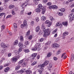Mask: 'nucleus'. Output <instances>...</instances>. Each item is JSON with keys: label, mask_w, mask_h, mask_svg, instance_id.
Returning <instances> with one entry per match:
<instances>
[{"label": "nucleus", "mask_w": 74, "mask_h": 74, "mask_svg": "<svg viewBox=\"0 0 74 74\" xmlns=\"http://www.w3.org/2000/svg\"><path fill=\"white\" fill-rule=\"evenodd\" d=\"M43 31L44 32L43 34V37H47V36H49L50 34V29H49L47 28L46 29L45 28L43 29Z\"/></svg>", "instance_id": "1"}, {"label": "nucleus", "mask_w": 74, "mask_h": 74, "mask_svg": "<svg viewBox=\"0 0 74 74\" xmlns=\"http://www.w3.org/2000/svg\"><path fill=\"white\" fill-rule=\"evenodd\" d=\"M18 65H20L22 64V65L23 67H26V61H25L24 59L18 62Z\"/></svg>", "instance_id": "2"}, {"label": "nucleus", "mask_w": 74, "mask_h": 74, "mask_svg": "<svg viewBox=\"0 0 74 74\" xmlns=\"http://www.w3.org/2000/svg\"><path fill=\"white\" fill-rule=\"evenodd\" d=\"M41 44L40 43H38L36 44L35 45V47L34 49H32V50L33 51H36L37 49L38 48H39L40 47H41Z\"/></svg>", "instance_id": "3"}, {"label": "nucleus", "mask_w": 74, "mask_h": 74, "mask_svg": "<svg viewBox=\"0 0 74 74\" xmlns=\"http://www.w3.org/2000/svg\"><path fill=\"white\" fill-rule=\"evenodd\" d=\"M45 24H48V26L49 27H50V26L52 25V23L50 22V21L48 20H47L46 21H45Z\"/></svg>", "instance_id": "4"}, {"label": "nucleus", "mask_w": 74, "mask_h": 74, "mask_svg": "<svg viewBox=\"0 0 74 74\" xmlns=\"http://www.w3.org/2000/svg\"><path fill=\"white\" fill-rule=\"evenodd\" d=\"M1 47L3 48H8V46H7L4 42H1Z\"/></svg>", "instance_id": "5"}, {"label": "nucleus", "mask_w": 74, "mask_h": 74, "mask_svg": "<svg viewBox=\"0 0 74 74\" xmlns=\"http://www.w3.org/2000/svg\"><path fill=\"white\" fill-rule=\"evenodd\" d=\"M26 71V69H22L19 70V71H17V73H20V74H22V73H23L25 71Z\"/></svg>", "instance_id": "6"}, {"label": "nucleus", "mask_w": 74, "mask_h": 74, "mask_svg": "<svg viewBox=\"0 0 74 74\" xmlns=\"http://www.w3.org/2000/svg\"><path fill=\"white\" fill-rule=\"evenodd\" d=\"M18 60L15 57H14L12 58L11 62L12 63H15Z\"/></svg>", "instance_id": "7"}, {"label": "nucleus", "mask_w": 74, "mask_h": 74, "mask_svg": "<svg viewBox=\"0 0 74 74\" xmlns=\"http://www.w3.org/2000/svg\"><path fill=\"white\" fill-rule=\"evenodd\" d=\"M37 53H33L31 55V56L32 58V59L34 60L35 58H36V56H37Z\"/></svg>", "instance_id": "8"}, {"label": "nucleus", "mask_w": 74, "mask_h": 74, "mask_svg": "<svg viewBox=\"0 0 74 74\" xmlns=\"http://www.w3.org/2000/svg\"><path fill=\"white\" fill-rule=\"evenodd\" d=\"M52 46H53L54 48H59V45L57 43H54L52 45Z\"/></svg>", "instance_id": "9"}, {"label": "nucleus", "mask_w": 74, "mask_h": 74, "mask_svg": "<svg viewBox=\"0 0 74 74\" xmlns=\"http://www.w3.org/2000/svg\"><path fill=\"white\" fill-rule=\"evenodd\" d=\"M38 8L40 9V10H42V8H44L42 6V4H39L38 5Z\"/></svg>", "instance_id": "10"}, {"label": "nucleus", "mask_w": 74, "mask_h": 74, "mask_svg": "<svg viewBox=\"0 0 74 74\" xmlns=\"http://www.w3.org/2000/svg\"><path fill=\"white\" fill-rule=\"evenodd\" d=\"M27 3V1H26L24 3H23L21 5V7H23V6H24V5L26 4L25 5V7H26L27 5H28V3Z\"/></svg>", "instance_id": "11"}, {"label": "nucleus", "mask_w": 74, "mask_h": 74, "mask_svg": "<svg viewBox=\"0 0 74 74\" xmlns=\"http://www.w3.org/2000/svg\"><path fill=\"white\" fill-rule=\"evenodd\" d=\"M49 63V61L48 60H46L44 62V63L42 64L44 67H45V66H47L48 64Z\"/></svg>", "instance_id": "12"}, {"label": "nucleus", "mask_w": 74, "mask_h": 74, "mask_svg": "<svg viewBox=\"0 0 74 74\" xmlns=\"http://www.w3.org/2000/svg\"><path fill=\"white\" fill-rule=\"evenodd\" d=\"M5 13L4 12L0 14V18H2V16H4V18H5Z\"/></svg>", "instance_id": "13"}, {"label": "nucleus", "mask_w": 74, "mask_h": 74, "mask_svg": "<svg viewBox=\"0 0 74 74\" xmlns=\"http://www.w3.org/2000/svg\"><path fill=\"white\" fill-rule=\"evenodd\" d=\"M6 51H7V49H3L1 51V53H5Z\"/></svg>", "instance_id": "14"}, {"label": "nucleus", "mask_w": 74, "mask_h": 74, "mask_svg": "<svg viewBox=\"0 0 74 74\" xmlns=\"http://www.w3.org/2000/svg\"><path fill=\"white\" fill-rule=\"evenodd\" d=\"M35 11L36 12H38L39 13V12H40L41 11V10H40V9H39V8H37L35 9Z\"/></svg>", "instance_id": "15"}, {"label": "nucleus", "mask_w": 74, "mask_h": 74, "mask_svg": "<svg viewBox=\"0 0 74 74\" xmlns=\"http://www.w3.org/2000/svg\"><path fill=\"white\" fill-rule=\"evenodd\" d=\"M42 14H45V11H46V9L45 8H42Z\"/></svg>", "instance_id": "16"}, {"label": "nucleus", "mask_w": 74, "mask_h": 74, "mask_svg": "<svg viewBox=\"0 0 74 74\" xmlns=\"http://www.w3.org/2000/svg\"><path fill=\"white\" fill-rule=\"evenodd\" d=\"M46 20V16H43L41 18V20L42 21H45Z\"/></svg>", "instance_id": "17"}, {"label": "nucleus", "mask_w": 74, "mask_h": 74, "mask_svg": "<svg viewBox=\"0 0 74 74\" xmlns=\"http://www.w3.org/2000/svg\"><path fill=\"white\" fill-rule=\"evenodd\" d=\"M23 24L25 25V26H27V21L26 20L24 21L23 22Z\"/></svg>", "instance_id": "18"}, {"label": "nucleus", "mask_w": 74, "mask_h": 74, "mask_svg": "<svg viewBox=\"0 0 74 74\" xmlns=\"http://www.w3.org/2000/svg\"><path fill=\"white\" fill-rule=\"evenodd\" d=\"M26 74H30L32 73V72L31 70H26L25 71Z\"/></svg>", "instance_id": "19"}, {"label": "nucleus", "mask_w": 74, "mask_h": 74, "mask_svg": "<svg viewBox=\"0 0 74 74\" xmlns=\"http://www.w3.org/2000/svg\"><path fill=\"white\" fill-rule=\"evenodd\" d=\"M24 52H25V53H28V52H30V50H29V49H24Z\"/></svg>", "instance_id": "20"}, {"label": "nucleus", "mask_w": 74, "mask_h": 74, "mask_svg": "<svg viewBox=\"0 0 74 74\" xmlns=\"http://www.w3.org/2000/svg\"><path fill=\"white\" fill-rule=\"evenodd\" d=\"M37 63V61H34L31 64V65L32 66H34V65H36Z\"/></svg>", "instance_id": "21"}, {"label": "nucleus", "mask_w": 74, "mask_h": 74, "mask_svg": "<svg viewBox=\"0 0 74 74\" xmlns=\"http://www.w3.org/2000/svg\"><path fill=\"white\" fill-rule=\"evenodd\" d=\"M15 7V6L14 5H9V8L10 9H12L14 8Z\"/></svg>", "instance_id": "22"}, {"label": "nucleus", "mask_w": 74, "mask_h": 74, "mask_svg": "<svg viewBox=\"0 0 74 74\" xmlns=\"http://www.w3.org/2000/svg\"><path fill=\"white\" fill-rule=\"evenodd\" d=\"M18 46L20 48H22V46H23V44L21 42H19L18 44Z\"/></svg>", "instance_id": "23"}, {"label": "nucleus", "mask_w": 74, "mask_h": 74, "mask_svg": "<svg viewBox=\"0 0 74 74\" xmlns=\"http://www.w3.org/2000/svg\"><path fill=\"white\" fill-rule=\"evenodd\" d=\"M21 27L23 29V28H26L27 26L24 24H22L21 25Z\"/></svg>", "instance_id": "24"}, {"label": "nucleus", "mask_w": 74, "mask_h": 74, "mask_svg": "<svg viewBox=\"0 0 74 74\" xmlns=\"http://www.w3.org/2000/svg\"><path fill=\"white\" fill-rule=\"evenodd\" d=\"M63 34L64 36H67L69 34V32L66 31L63 33Z\"/></svg>", "instance_id": "25"}, {"label": "nucleus", "mask_w": 74, "mask_h": 74, "mask_svg": "<svg viewBox=\"0 0 74 74\" xmlns=\"http://www.w3.org/2000/svg\"><path fill=\"white\" fill-rule=\"evenodd\" d=\"M10 70V67H6L4 70V72H7L8 70Z\"/></svg>", "instance_id": "26"}, {"label": "nucleus", "mask_w": 74, "mask_h": 74, "mask_svg": "<svg viewBox=\"0 0 74 74\" xmlns=\"http://www.w3.org/2000/svg\"><path fill=\"white\" fill-rule=\"evenodd\" d=\"M65 9L64 8H62L59 9V11H60L61 12H64V11H65Z\"/></svg>", "instance_id": "27"}, {"label": "nucleus", "mask_w": 74, "mask_h": 74, "mask_svg": "<svg viewBox=\"0 0 74 74\" xmlns=\"http://www.w3.org/2000/svg\"><path fill=\"white\" fill-rule=\"evenodd\" d=\"M20 68H21V66H17L15 68V70H18V69H19Z\"/></svg>", "instance_id": "28"}, {"label": "nucleus", "mask_w": 74, "mask_h": 74, "mask_svg": "<svg viewBox=\"0 0 74 74\" xmlns=\"http://www.w3.org/2000/svg\"><path fill=\"white\" fill-rule=\"evenodd\" d=\"M63 25L64 26H67L68 25V23L67 22H63Z\"/></svg>", "instance_id": "29"}, {"label": "nucleus", "mask_w": 74, "mask_h": 74, "mask_svg": "<svg viewBox=\"0 0 74 74\" xmlns=\"http://www.w3.org/2000/svg\"><path fill=\"white\" fill-rule=\"evenodd\" d=\"M40 30V26H38L36 28V32H38Z\"/></svg>", "instance_id": "30"}, {"label": "nucleus", "mask_w": 74, "mask_h": 74, "mask_svg": "<svg viewBox=\"0 0 74 74\" xmlns=\"http://www.w3.org/2000/svg\"><path fill=\"white\" fill-rule=\"evenodd\" d=\"M61 50H58L57 52L56 53V55H59V54H60V52H61Z\"/></svg>", "instance_id": "31"}, {"label": "nucleus", "mask_w": 74, "mask_h": 74, "mask_svg": "<svg viewBox=\"0 0 74 74\" xmlns=\"http://www.w3.org/2000/svg\"><path fill=\"white\" fill-rule=\"evenodd\" d=\"M15 57H16V59H17L18 60V59H19V58H20V57H21V56H20L19 54H18L17 56H16Z\"/></svg>", "instance_id": "32"}, {"label": "nucleus", "mask_w": 74, "mask_h": 74, "mask_svg": "<svg viewBox=\"0 0 74 74\" xmlns=\"http://www.w3.org/2000/svg\"><path fill=\"white\" fill-rule=\"evenodd\" d=\"M18 41L17 40H16L14 42V45H17V44H18Z\"/></svg>", "instance_id": "33"}, {"label": "nucleus", "mask_w": 74, "mask_h": 74, "mask_svg": "<svg viewBox=\"0 0 74 74\" xmlns=\"http://www.w3.org/2000/svg\"><path fill=\"white\" fill-rule=\"evenodd\" d=\"M24 11H25L24 9H23L21 10L20 12V14L21 15H23V14H24V12H23Z\"/></svg>", "instance_id": "34"}, {"label": "nucleus", "mask_w": 74, "mask_h": 74, "mask_svg": "<svg viewBox=\"0 0 74 74\" xmlns=\"http://www.w3.org/2000/svg\"><path fill=\"white\" fill-rule=\"evenodd\" d=\"M74 18L72 17H71L69 19V22H72L74 20Z\"/></svg>", "instance_id": "35"}, {"label": "nucleus", "mask_w": 74, "mask_h": 74, "mask_svg": "<svg viewBox=\"0 0 74 74\" xmlns=\"http://www.w3.org/2000/svg\"><path fill=\"white\" fill-rule=\"evenodd\" d=\"M43 70V68H41L39 69L38 70V71L39 72V73H42V71Z\"/></svg>", "instance_id": "36"}, {"label": "nucleus", "mask_w": 74, "mask_h": 74, "mask_svg": "<svg viewBox=\"0 0 74 74\" xmlns=\"http://www.w3.org/2000/svg\"><path fill=\"white\" fill-rule=\"evenodd\" d=\"M10 65L9 63H6L4 64V67H7L9 66Z\"/></svg>", "instance_id": "37"}, {"label": "nucleus", "mask_w": 74, "mask_h": 74, "mask_svg": "<svg viewBox=\"0 0 74 74\" xmlns=\"http://www.w3.org/2000/svg\"><path fill=\"white\" fill-rule=\"evenodd\" d=\"M5 25H3L2 26H1V31H3V29H5Z\"/></svg>", "instance_id": "38"}, {"label": "nucleus", "mask_w": 74, "mask_h": 74, "mask_svg": "<svg viewBox=\"0 0 74 74\" xmlns=\"http://www.w3.org/2000/svg\"><path fill=\"white\" fill-rule=\"evenodd\" d=\"M12 17V15H8L5 18V19H8V18H11Z\"/></svg>", "instance_id": "39"}, {"label": "nucleus", "mask_w": 74, "mask_h": 74, "mask_svg": "<svg viewBox=\"0 0 74 74\" xmlns=\"http://www.w3.org/2000/svg\"><path fill=\"white\" fill-rule=\"evenodd\" d=\"M51 41H48L45 43V45H50V44H51Z\"/></svg>", "instance_id": "40"}, {"label": "nucleus", "mask_w": 74, "mask_h": 74, "mask_svg": "<svg viewBox=\"0 0 74 74\" xmlns=\"http://www.w3.org/2000/svg\"><path fill=\"white\" fill-rule=\"evenodd\" d=\"M57 31H58V29H56L54 31H53L52 32V34H54L55 33H56L57 32Z\"/></svg>", "instance_id": "41"}, {"label": "nucleus", "mask_w": 74, "mask_h": 74, "mask_svg": "<svg viewBox=\"0 0 74 74\" xmlns=\"http://www.w3.org/2000/svg\"><path fill=\"white\" fill-rule=\"evenodd\" d=\"M51 55L52 53L51 52L49 53H47V57H50V56H51Z\"/></svg>", "instance_id": "42"}, {"label": "nucleus", "mask_w": 74, "mask_h": 74, "mask_svg": "<svg viewBox=\"0 0 74 74\" xmlns=\"http://www.w3.org/2000/svg\"><path fill=\"white\" fill-rule=\"evenodd\" d=\"M35 20L37 22H38V21H40V19L38 17H36L35 18Z\"/></svg>", "instance_id": "43"}, {"label": "nucleus", "mask_w": 74, "mask_h": 74, "mask_svg": "<svg viewBox=\"0 0 74 74\" xmlns=\"http://www.w3.org/2000/svg\"><path fill=\"white\" fill-rule=\"evenodd\" d=\"M22 51V49L21 48H20L18 50V53H20L21 51Z\"/></svg>", "instance_id": "44"}, {"label": "nucleus", "mask_w": 74, "mask_h": 74, "mask_svg": "<svg viewBox=\"0 0 74 74\" xmlns=\"http://www.w3.org/2000/svg\"><path fill=\"white\" fill-rule=\"evenodd\" d=\"M53 9H57L58 8V7L56 5H53Z\"/></svg>", "instance_id": "45"}, {"label": "nucleus", "mask_w": 74, "mask_h": 74, "mask_svg": "<svg viewBox=\"0 0 74 74\" xmlns=\"http://www.w3.org/2000/svg\"><path fill=\"white\" fill-rule=\"evenodd\" d=\"M74 54H72L71 56V60H73V59H74Z\"/></svg>", "instance_id": "46"}, {"label": "nucleus", "mask_w": 74, "mask_h": 74, "mask_svg": "<svg viewBox=\"0 0 74 74\" xmlns=\"http://www.w3.org/2000/svg\"><path fill=\"white\" fill-rule=\"evenodd\" d=\"M58 15L59 16H62L63 15V13L62 12H58Z\"/></svg>", "instance_id": "47"}, {"label": "nucleus", "mask_w": 74, "mask_h": 74, "mask_svg": "<svg viewBox=\"0 0 74 74\" xmlns=\"http://www.w3.org/2000/svg\"><path fill=\"white\" fill-rule=\"evenodd\" d=\"M30 30H28L27 32L26 33V36H29V35H30Z\"/></svg>", "instance_id": "48"}, {"label": "nucleus", "mask_w": 74, "mask_h": 74, "mask_svg": "<svg viewBox=\"0 0 74 74\" xmlns=\"http://www.w3.org/2000/svg\"><path fill=\"white\" fill-rule=\"evenodd\" d=\"M48 2V0H43L42 2L44 4H45L46 3H47Z\"/></svg>", "instance_id": "49"}, {"label": "nucleus", "mask_w": 74, "mask_h": 74, "mask_svg": "<svg viewBox=\"0 0 74 74\" xmlns=\"http://www.w3.org/2000/svg\"><path fill=\"white\" fill-rule=\"evenodd\" d=\"M28 40H32V35H30L28 37Z\"/></svg>", "instance_id": "50"}, {"label": "nucleus", "mask_w": 74, "mask_h": 74, "mask_svg": "<svg viewBox=\"0 0 74 74\" xmlns=\"http://www.w3.org/2000/svg\"><path fill=\"white\" fill-rule=\"evenodd\" d=\"M44 65H43V64H42L41 65H38V67H39V68H40V67H41V68H42V67H44Z\"/></svg>", "instance_id": "51"}, {"label": "nucleus", "mask_w": 74, "mask_h": 74, "mask_svg": "<svg viewBox=\"0 0 74 74\" xmlns=\"http://www.w3.org/2000/svg\"><path fill=\"white\" fill-rule=\"evenodd\" d=\"M41 27L43 29H44V28L45 29H46L45 28V27L44 26V24L43 23L42 25H41Z\"/></svg>", "instance_id": "52"}, {"label": "nucleus", "mask_w": 74, "mask_h": 74, "mask_svg": "<svg viewBox=\"0 0 74 74\" xmlns=\"http://www.w3.org/2000/svg\"><path fill=\"white\" fill-rule=\"evenodd\" d=\"M50 18L51 21H53L54 20V18H53L52 16H51L50 17Z\"/></svg>", "instance_id": "53"}, {"label": "nucleus", "mask_w": 74, "mask_h": 74, "mask_svg": "<svg viewBox=\"0 0 74 74\" xmlns=\"http://www.w3.org/2000/svg\"><path fill=\"white\" fill-rule=\"evenodd\" d=\"M62 27H63V25L62 24H60L59 26V28L61 29V28H62Z\"/></svg>", "instance_id": "54"}, {"label": "nucleus", "mask_w": 74, "mask_h": 74, "mask_svg": "<svg viewBox=\"0 0 74 74\" xmlns=\"http://www.w3.org/2000/svg\"><path fill=\"white\" fill-rule=\"evenodd\" d=\"M47 5L49 6L51 5H52V3L51 2H48L47 3Z\"/></svg>", "instance_id": "55"}, {"label": "nucleus", "mask_w": 74, "mask_h": 74, "mask_svg": "<svg viewBox=\"0 0 74 74\" xmlns=\"http://www.w3.org/2000/svg\"><path fill=\"white\" fill-rule=\"evenodd\" d=\"M20 40H21V41H23V37L22 36H21L20 37Z\"/></svg>", "instance_id": "56"}, {"label": "nucleus", "mask_w": 74, "mask_h": 74, "mask_svg": "<svg viewBox=\"0 0 74 74\" xmlns=\"http://www.w3.org/2000/svg\"><path fill=\"white\" fill-rule=\"evenodd\" d=\"M13 25L14 26V27L15 28H17V26H16V23H14L13 24Z\"/></svg>", "instance_id": "57"}, {"label": "nucleus", "mask_w": 74, "mask_h": 74, "mask_svg": "<svg viewBox=\"0 0 74 74\" xmlns=\"http://www.w3.org/2000/svg\"><path fill=\"white\" fill-rule=\"evenodd\" d=\"M59 25H60L59 23V22H57L56 24V27H58V26H59Z\"/></svg>", "instance_id": "58"}, {"label": "nucleus", "mask_w": 74, "mask_h": 74, "mask_svg": "<svg viewBox=\"0 0 74 74\" xmlns=\"http://www.w3.org/2000/svg\"><path fill=\"white\" fill-rule=\"evenodd\" d=\"M12 15H14L15 14V11H14L13 10H12Z\"/></svg>", "instance_id": "59"}, {"label": "nucleus", "mask_w": 74, "mask_h": 74, "mask_svg": "<svg viewBox=\"0 0 74 74\" xmlns=\"http://www.w3.org/2000/svg\"><path fill=\"white\" fill-rule=\"evenodd\" d=\"M43 41H44V38H41L39 40L40 42H42Z\"/></svg>", "instance_id": "60"}, {"label": "nucleus", "mask_w": 74, "mask_h": 74, "mask_svg": "<svg viewBox=\"0 0 74 74\" xmlns=\"http://www.w3.org/2000/svg\"><path fill=\"white\" fill-rule=\"evenodd\" d=\"M49 9H52V8L53 9V5H51V6H49Z\"/></svg>", "instance_id": "61"}, {"label": "nucleus", "mask_w": 74, "mask_h": 74, "mask_svg": "<svg viewBox=\"0 0 74 74\" xmlns=\"http://www.w3.org/2000/svg\"><path fill=\"white\" fill-rule=\"evenodd\" d=\"M34 21H32L31 23V25L32 26H33V25H34Z\"/></svg>", "instance_id": "62"}, {"label": "nucleus", "mask_w": 74, "mask_h": 74, "mask_svg": "<svg viewBox=\"0 0 74 74\" xmlns=\"http://www.w3.org/2000/svg\"><path fill=\"white\" fill-rule=\"evenodd\" d=\"M26 48V45H23V46H22V47L21 48H23H23Z\"/></svg>", "instance_id": "63"}, {"label": "nucleus", "mask_w": 74, "mask_h": 74, "mask_svg": "<svg viewBox=\"0 0 74 74\" xmlns=\"http://www.w3.org/2000/svg\"><path fill=\"white\" fill-rule=\"evenodd\" d=\"M49 66L50 68H51L52 67V63H50L49 64Z\"/></svg>", "instance_id": "64"}]
</instances>
